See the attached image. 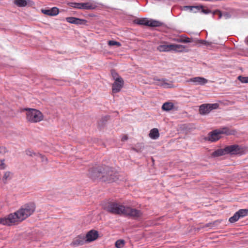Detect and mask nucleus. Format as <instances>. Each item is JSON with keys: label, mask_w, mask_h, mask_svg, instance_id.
<instances>
[{"label": "nucleus", "mask_w": 248, "mask_h": 248, "mask_svg": "<svg viewBox=\"0 0 248 248\" xmlns=\"http://www.w3.org/2000/svg\"><path fill=\"white\" fill-rule=\"evenodd\" d=\"M141 215L142 212L140 210L129 206H125L124 216H129L136 218L141 217Z\"/></svg>", "instance_id": "obj_11"}, {"label": "nucleus", "mask_w": 248, "mask_h": 248, "mask_svg": "<svg viewBox=\"0 0 248 248\" xmlns=\"http://www.w3.org/2000/svg\"><path fill=\"white\" fill-rule=\"evenodd\" d=\"M174 107L173 104L171 102H166L162 106V109L165 111L171 110Z\"/></svg>", "instance_id": "obj_23"}, {"label": "nucleus", "mask_w": 248, "mask_h": 248, "mask_svg": "<svg viewBox=\"0 0 248 248\" xmlns=\"http://www.w3.org/2000/svg\"><path fill=\"white\" fill-rule=\"evenodd\" d=\"M118 179V173L114 169L108 166L104 167L103 174L102 176L103 181L112 182Z\"/></svg>", "instance_id": "obj_5"}, {"label": "nucleus", "mask_w": 248, "mask_h": 248, "mask_svg": "<svg viewBox=\"0 0 248 248\" xmlns=\"http://www.w3.org/2000/svg\"><path fill=\"white\" fill-rule=\"evenodd\" d=\"M14 3L19 7H25L26 6L32 7L34 6V2L31 0H14Z\"/></svg>", "instance_id": "obj_14"}, {"label": "nucleus", "mask_w": 248, "mask_h": 248, "mask_svg": "<svg viewBox=\"0 0 248 248\" xmlns=\"http://www.w3.org/2000/svg\"><path fill=\"white\" fill-rule=\"evenodd\" d=\"M98 237V233L96 231L92 230L87 232L85 236L86 242H91L95 240Z\"/></svg>", "instance_id": "obj_15"}, {"label": "nucleus", "mask_w": 248, "mask_h": 248, "mask_svg": "<svg viewBox=\"0 0 248 248\" xmlns=\"http://www.w3.org/2000/svg\"><path fill=\"white\" fill-rule=\"evenodd\" d=\"M226 155V153L225 152V148L224 149H219L215 151H214L212 155L215 157L223 155Z\"/></svg>", "instance_id": "obj_25"}, {"label": "nucleus", "mask_w": 248, "mask_h": 248, "mask_svg": "<svg viewBox=\"0 0 248 248\" xmlns=\"http://www.w3.org/2000/svg\"><path fill=\"white\" fill-rule=\"evenodd\" d=\"M127 139H128V138H127V136L125 135L122 137V141H124L126 140H127Z\"/></svg>", "instance_id": "obj_37"}, {"label": "nucleus", "mask_w": 248, "mask_h": 248, "mask_svg": "<svg viewBox=\"0 0 248 248\" xmlns=\"http://www.w3.org/2000/svg\"><path fill=\"white\" fill-rule=\"evenodd\" d=\"M134 23L140 25H145L151 27H157L162 26L163 23L157 20L150 19L147 18H138L134 20Z\"/></svg>", "instance_id": "obj_7"}, {"label": "nucleus", "mask_w": 248, "mask_h": 248, "mask_svg": "<svg viewBox=\"0 0 248 248\" xmlns=\"http://www.w3.org/2000/svg\"><path fill=\"white\" fill-rule=\"evenodd\" d=\"M26 154L27 155L31 156V157H37V155L38 153H35L33 151L28 150L26 151Z\"/></svg>", "instance_id": "obj_30"}, {"label": "nucleus", "mask_w": 248, "mask_h": 248, "mask_svg": "<svg viewBox=\"0 0 248 248\" xmlns=\"http://www.w3.org/2000/svg\"><path fill=\"white\" fill-rule=\"evenodd\" d=\"M218 14V15H219V18H221V16H222V15H221V13L220 11H218L217 12Z\"/></svg>", "instance_id": "obj_39"}, {"label": "nucleus", "mask_w": 248, "mask_h": 248, "mask_svg": "<svg viewBox=\"0 0 248 248\" xmlns=\"http://www.w3.org/2000/svg\"><path fill=\"white\" fill-rule=\"evenodd\" d=\"M203 8V6H185L182 9L185 11L189 10L194 13H197L201 10V9Z\"/></svg>", "instance_id": "obj_21"}, {"label": "nucleus", "mask_w": 248, "mask_h": 248, "mask_svg": "<svg viewBox=\"0 0 248 248\" xmlns=\"http://www.w3.org/2000/svg\"><path fill=\"white\" fill-rule=\"evenodd\" d=\"M111 73L112 76L113 78H114V79L115 80L117 78H121V77H119L118 73L115 70H112Z\"/></svg>", "instance_id": "obj_34"}, {"label": "nucleus", "mask_w": 248, "mask_h": 248, "mask_svg": "<svg viewBox=\"0 0 248 248\" xmlns=\"http://www.w3.org/2000/svg\"><path fill=\"white\" fill-rule=\"evenodd\" d=\"M175 41L179 43H191L192 39L185 36H181L180 38L176 39Z\"/></svg>", "instance_id": "obj_24"}, {"label": "nucleus", "mask_w": 248, "mask_h": 248, "mask_svg": "<svg viewBox=\"0 0 248 248\" xmlns=\"http://www.w3.org/2000/svg\"><path fill=\"white\" fill-rule=\"evenodd\" d=\"M10 179H11V173L9 171L5 172L3 177V181L5 183Z\"/></svg>", "instance_id": "obj_29"}, {"label": "nucleus", "mask_w": 248, "mask_h": 248, "mask_svg": "<svg viewBox=\"0 0 248 248\" xmlns=\"http://www.w3.org/2000/svg\"><path fill=\"white\" fill-rule=\"evenodd\" d=\"M238 79L242 82V83H248V77H244L242 76H239Z\"/></svg>", "instance_id": "obj_33"}, {"label": "nucleus", "mask_w": 248, "mask_h": 248, "mask_svg": "<svg viewBox=\"0 0 248 248\" xmlns=\"http://www.w3.org/2000/svg\"><path fill=\"white\" fill-rule=\"evenodd\" d=\"M66 21L71 24H74L76 25H81L84 24L86 22V20L84 19H81L78 18L74 17H68L66 18Z\"/></svg>", "instance_id": "obj_19"}, {"label": "nucleus", "mask_w": 248, "mask_h": 248, "mask_svg": "<svg viewBox=\"0 0 248 248\" xmlns=\"http://www.w3.org/2000/svg\"><path fill=\"white\" fill-rule=\"evenodd\" d=\"M201 10H202V12L203 13L205 14H209L210 13H211V11L210 10H208V9H204L203 8L201 9Z\"/></svg>", "instance_id": "obj_36"}, {"label": "nucleus", "mask_w": 248, "mask_h": 248, "mask_svg": "<svg viewBox=\"0 0 248 248\" xmlns=\"http://www.w3.org/2000/svg\"><path fill=\"white\" fill-rule=\"evenodd\" d=\"M224 148L226 154H230L231 155H236L241 152L240 147L239 145L236 144L227 146Z\"/></svg>", "instance_id": "obj_12"}, {"label": "nucleus", "mask_w": 248, "mask_h": 248, "mask_svg": "<svg viewBox=\"0 0 248 248\" xmlns=\"http://www.w3.org/2000/svg\"><path fill=\"white\" fill-rule=\"evenodd\" d=\"M186 46L178 44H170L167 45L164 44L158 46L157 47V50L160 52H169L170 51H174L178 52H182L184 51Z\"/></svg>", "instance_id": "obj_6"}, {"label": "nucleus", "mask_w": 248, "mask_h": 248, "mask_svg": "<svg viewBox=\"0 0 248 248\" xmlns=\"http://www.w3.org/2000/svg\"><path fill=\"white\" fill-rule=\"evenodd\" d=\"M155 81H158V83H156L157 85L163 87L164 88H169L172 87L171 82H168V80L164 78L157 79L154 78Z\"/></svg>", "instance_id": "obj_20"}, {"label": "nucleus", "mask_w": 248, "mask_h": 248, "mask_svg": "<svg viewBox=\"0 0 248 248\" xmlns=\"http://www.w3.org/2000/svg\"><path fill=\"white\" fill-rule=\"evenodd\" d=\"M1 150V152H6V149L5 147H1L0 148Z\"/></svg>", "instance_id": "obj_38"}, {"label": "nucleus", "mask_w": 248, "mask_h": 248, "mask_svg": "<svg viewBox=\"0 0 248 248\" xmlns=\"http://www.w3.org/2000/svg\"><path fill=\"white\" fill-rule=\"evenodd\" d=\"M108 45L110 46H121L120 42L113 40L109 41L108 42Z\"/></svg>", "instance_id": "obj_31"}, {"label": "nucleus", "mask_w": 248, "mask_h": 248, "mask_svg": "<svg viewBox=\"0 0 248 248\" xmlns=\"http://www.w3.org/2000/svg\"><path fill=\"white\" fill-rule=\"evenodd\" d=\"M104 167H93L89 170L88 175L93 180L101 179L103 174Z\"/></svg>", "instance_id": "obj_8"}, {"label": "nucleus", "mask_w": 248, "mask_h": 248, "mask_svg": "<svg viewBox=\"0 0 248 248\" xmlns=\"http://www.w3.org/2000/svg\"><path fill=\"white\" fill-rule=\"evenodd\" d=\"M24 110L27 111L26 115L28 122L31 123H36L43 120L44 116L40 111L30 108H26Z\"/></svg>", "instance_id": "obj_2"}, {"label": "nucleus", "mask_w": 248, "mask_h": 248, "mask_svg": "<svg viewBox=\"0 0 248 248\" xmlns=\"http://www.w3.org/2000/svg\"><path fill=\"white\" fill-rule=\"evenodd\" d=\"M235 132L234 130H230L227 127H223L211 132L208 135V140L212 142L216 141L221 138V134L230 135L234 134Z\"/></svg>", "instance_id": "obj_3"}, {"label": "nucleus", "mask_w": 248, "mask_h": 248, "mask_svg": "<svg viewBox=\"0 0 248 248\" xmlns=\"http://www.w3.org/2000/svg\"><path fill=\"white\" fill-rule=\"evenodd\" d=\"M187 82H192L195 85H203L208 82V80L202 77H195L187 80Z\"/></svg>", "instance_id": "obj_16"}, {"label": "nucleus", "mask_w": 248, "mask_h": 248, "mask_svg": "<svg viewBox=\"0 0 248 248\" xmlns=\"http://www.w3.org/2000/svg\"><path fill=\"white\" fill-rule=\"evenodd\" d=\"M86 242L85 236L84 235H79L74 239L71 243V245L77 247L83 245Z\"/></svg>", "instance_id": "obj_18"}, {"label": "nucleus", "mask_w": 248, "mask_h": 248, "mask_svg": "<svg viewBox=\"0 0 248 248\" xmlns=\"http://www.w3.org/2000/svg\"><path fill=\"white\" fill-rule=\"evenodd\" d=\"M124 85V80L122 78H117L112 84V91L113 93L119 92Z\"/></svg>", "instance_id": "obj_13"}, {"label": "nucleus", "mask_w": 248, "mask_h": 248, "mask_svg": "<svg viewBox=\"0 0 248 248\" xmlns=\"http://www.w3.org/2000/svg\"><path fill=\"white\" fill-rule=\"evenodd\" d=\"M240 218L246 217L248 214V209H240L236 212Z\"/></svg>", "instance_id": "obj_26"}, {"label": "nucleus", "mask_w": 248, "mask_h": 248, "mask_svg": "<svg viewBox=\"0 0 248 248\" xmlns=\"http://www.w3.org/2000/svg\"><path fill=\"white\" fill-rule=\"evenodd\" d=\"M35 209V204L33 202L25 204L14 213L0 217V224L8 226L18 224L31 216Z\"/></svg>", "instance_id": "obj_1"}, {"label": "nucleus", "mask_w": 248, "mask_h": 248, "mask_svg": "<svg viewBox=\"0 0 248 248\" xmlns=\"http://www.w3.org/2000/svg\"><path fill=\"white\" fill-rule=\"evenodd\" d=\"M219 104H203L199 107V113L201 115H206L210 112L213 109L218 108Z\"/></svg>", "instance_id": "obj_9"}, {"label": "nucleus", "mask_w": 248, "mask_h": 248, "mask_svg": "<svg viewBox=\"0 0 248 248\" xmlns=\"http://www.w3.org/2000/svg\"><path fill=\"white\" fill-rule=\"evenodd\" d=\"M5 165L4 164V160H0V169H4L5 168Z\"/></svg>", "instance_id": "obj_35"}, {"label": "nucleus", "mask_w": 248, "mask_h": 248, "mask_svg": "<svg viewBox=\"0 0 248 248\" xmlns=\"http://www.w3.org/2000/svg\"><path fill=\"white\" fill-rule=\"evenodd\" d=\"M239 218L240 216H239L236 212L232 217L229 218V221L231 223H234L237 221Z\"/></svg>", "instance_id": "obj_27"}, {"label": "nucleus", "mask_w": 248, "mask_h": 248, "mask_svg": "<svg viewBox=\"0 0 248 248\" xmlns=\"http://www.w3.org/2000/svg\"><path fill=\"white\" fill-rule=\"evenodd\" d=\"M125 208V206L119 202H112L108 204L106 207V210L108 212L114 215H124Z\"/></svg>", "instance_id": "obj_4"}, {"label": "nucleus", "mask_w": 248, "mask_h": 248, "mask_svg": "<svg viewBox=\"0 0 248 248\" xmlns=\"http://www.w3.org/2000/svg\"><path fill=\"white\" fill-rule=\"evenodd\" d=\"M40 159L42 162H45V161L46 162L47 161L46 158L44 155H43L39 153H38L37 155L36 159Z\"/></svg>", "instance_id": "obj_32"}, {"label": "nucleus", "mask_w": 248, "mask_h": 248, "mask_svg": "<svg viewBox=\"0 0 248 248\" xmlns=\"http://www.w3.org/2000/svg\"><path fill=\"white\" fill-rule=\"evenodd\" d=\"M67 4L71 7L78 9L91 10L95 8V6L90 2H69Z\"/></svg>", "instance_id": "obj_10"}, {"label": "nucleus", "mask_w": 248, "mask_h": 248, "mask_svg": "<svg viewBox=\"0 0 248 248\" xmlns=\"http://www.w3.org/2000/svg\"><path fill=\"white\" fill-rule=\"evenodd\" d=\"M124 242L123 240H119L115 242V246L117 248H123L124 246Z\"/></svg>", "instance_id": "obj_28"}, {"label": "nucleus", "mask_w": 248, "mask_h": 248, "mask_svg": "<svg viewBox=\"0 0 248 248\" xmlns=\"http://www.w3.org/2000/svg\"><path fill=\"white\" fill-rule=\"evenodd\" d=\"M149 137L154 140H156L159 137L158 130L157 128L152 129L149 133Z\"/></svg>", "instance_id": "obj_22"}, {"label": "nucleus", "mask_w": 248, "mask_h": 248, "mask_svg": "<svg viewBox=\"0 0 248 248\" xmlns=\"http://www.w3.org/2000/svg\"><path fill=\"white\" fill-rule=\"evenodd\" d=\"M41 12L44 15L48 16H56L59 13V10L56 7H54L50 9H41Z\"/></svg>", "instance_id": "obj_17"}]
</instances>
